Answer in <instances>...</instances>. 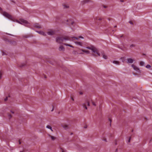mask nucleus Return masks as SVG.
I'll return each instance as SVG.
<instances>
[{
	"instance_id": "6e6552de",
	"label": "nucleus",
	"mask_w": 152,
	"mask_h": 152,
	"mask_svg": "<svg viewBox=\"0 0 152 152\" xmlns=\"http://www.w3.org/2000/svg\"><path fill=\"white\" fill-rule=\"evenodd\" d=\"M128 63H132L133 62L134 60L132 58H129L127 59Z\"/></svg>"
},
{
	"instance_id": "13d9d810",
	"label": "nucleus",
	"mask_w": 152,
	"mask_h": 152,
	"mask_svg": "<svg viewBox=\"0 0 152 152\" xmlns=\"http://www.w3.org/2000/svg\"><path fill=\"white\" fill-rule=\"evenodd\" d=\"M19 143L20 144H21V142H20V140L19 141Z\"/></svg>"
},
{
	"instance_id": "3c124183",
	"label": "nucleus",
	"mask_w": 152,
	"mask_h": 152,
	"mask_svg": "<svg viewBox=\"0 0 152 152\" xmlns=\"http://www.w3.org/2000/svg\"><path fill=\"white\" fill-rule=\"evenodd\" d=\"M71 99L73 100V101H74V99L72 97H71Z\"/></svg>"
},
{
	"instance_id": "0e129e2a",
	"label": "nucleus",
	"mask_w": 152,
	"mask_h": 152,
	"mask_svg": "<svg viewBox=\"0 0 152 152\" xmlns=\"http://www.w3.org/2000/svg\"><path fill=\"white\" fill-rule=\"evenodd\" d=\"M12 2H13V3H15V2L14 1H12Z\"/></svg>"
},
{
	"instance_id": "ddd939ff",
	"label": "nucleus",
	"mask_w": 152,
	"mask_h": 152,
	"mask_svg": "<svg viewBox=\"0 0 152 152\" xmlns=\"http://www.w3.org/2000/svg\"><path fill=\"white\" fill-rule=\"evenodd\" d=\"M85 103H86V105L87 104L88 106H90L89 102L88 99H87L86 100L85 102Z\"/></svg>"
},
{
	"instance_id": "bb28decb",
	"label": "nucleus",
	"mask_w": 152,
	"mask_h": 152,
	"mask_svg": "<svg viewBox=\"0 0 152 152\" xmlns=\"http://www.w3.org/2000/svg\"><path fill=\"white\" fill-rule=\"evenodd\" d=\"M26 65V64H21L19 66L20 67H22L25 66Z\"/></svg>"
},
{
	"instance_id": "9d476101",
	"label": "nucleus",
	"mask_w": 152,
	"mask_h": 152,
	"mask_svg": "<svg viewBox=\"0 0 152 152\" xmlns=\"http://www.w3.org/2000/svg\"><path fill=\"white\" fill-rule=\"evenodd\" d=\"M37 32L39 34L44 36H45L46 35V34L43 31H37Z\"/></svg>"
},
{
	"instance_id": "c03bdc74",
	"label": "nucleus",
	"mask_w": 152,
	"mask_h": 152,
	"mask_svg": "<svg viewBox=\"0 0 152 152\" xmlns=\"http://www.w3.org/2000/svg\"><path fill=\"white\" fill-rule=\"evenodd\" d=\"M109 121H110V125H111V122H112V120L111 119H109Z\"/></svg>"
},
{
	"instance_id": "7c9ffc66",
	"label": "nucleus",
	"mask_w": 152,
	"mask_h": 152,
	"mask_svg": "<svg viewBox=\"0 0 152 152\" xmlns=\"http://www.w3.org/2000/svg\"><path fill=\"white\" fill-rule=\"evenodd\" d=\"M93 46H92V47H86V48L89 49H90V50H91V49L92 48H93Z\"/></svg>"
},
{
	"instance_id": "f3484780",
	"label": "nucleus",
	"mask_w": 152,
	"mask_h": 152,
	"mask_svg": "<svg viewBox=\"0 0 152 152\" xmlns=\"http://www.w3.org/2000/svg\"><path fill=\"white\" fill-rule=\"evenodd\" d=\"M63 5L64 7V9L68 8L69 7V6L67 4H64Z\"/></svg>"
},
{
	"instance_id": "1a4fd4ad",
	"label": "nucleus",
	"mask_w": 152,
	"mask_h": 152,
	"mask_svg": "<svg viewBox=\"0 0 152 152\" xmlns=\"http://www.w3.org/2000/svg\"><path fill=\"white\" fill-rule=\"evenodd\" d=\"M64 50L65 48L62 45L59 48V50L60 51H64Z\"/></svg>"
},
{
	"instance_id": "2eb2a0df",
	"label": "nucleus",
	"mask_w": 152,
	"mask_h": 152,
	"mask_svg": "<svg viewBox=\"0 0 152 152\" xmlns=\"http://www.w3.org/2000/svg\"><path fill=\"white\" fill-rule=\"evenodd\" d=\"M113 62V63L118 65L120 64V62L118 61H114Z\"/></svg>"
},
{
	"instance_id": "a211bd4d",
	"label": "nucleus",
	"mask_w": 152,
	"mask_h": 152,
	"mask_svg": "<svg viewBox=\"0 0 152 152\" xmlns=\"http://www.w3.org/2000/svg\"><path fill=\"white\" fill-rule=\"evenodd\" d=\"M48 136L50 137L52 140H54L55 139H56V138L54 137V136H53L52 135H51L50 134H48Z\"/></svg>"
},
{
	"instance_id": "20e7f679",
	"label": "nucleus",
	"mask_w": 152,
	"mask_h": 152,
	"mask_svg": "<svg viewBox=\"0 0 152 152\" xmlns=\"http://www.w3.org/2000/svg\"><path fill=\"white\" fill-rule=\"evenodd\" d=\"M20 20L22 23H23L22 24V25H25L26 24L28 23V22L27 20L23 19H21Z\"/></svg>"
},
{
	"instance_id": "052dcab7",
	"label": "nucleus",
	"mask_w": 152,
	"mask_h": 152,
	"mask_svg": "<svg viewBox=\"0 0 152 152\" xmlns=\"http://www.w3.org/2000/svg\"><path fill=\"white\" fill-rule=\"evenodd\" d=\"M87 126H85L84 127V128H87Z\"/></svg>"
},
{
	"instance_id": "a878e982",
	"label": "nucleus",
	"mask_w": 152,
	"mask_h": 152,
	"mask_svg": "<svg viewBox=\"0 0 152 152\" xmlns=\"http://www.w3.org/2000/svg\"><path fill=\"white\" fill-rule=\"evenodd\" d=\"M7 115L8 116L9 118V119H10L12 117V116L11 114H9V113H7Z\"/></svg>"
},
{
	"instance_id": "e2e57ef3",
	"label": "nucleus",
	"mask_w": 152,
	"mask_h": 152,
	"mask_svg": "<svg viewBox=\"0 0 152 152\" xmlns=\"http://www.w3.org/2000/svg\"><path fill=\"white\" fill-rule=\"evenodd\" d=\"M5 54V53L4 52H3V53H2V55H4Z\"/></svg>"
},
{
	"instance_id": "09e8293b",
	"label": "nucleus",
	"mask_w": 152,
	"mask_h": 152,
	"mask_svg": "<svg viewBox=\"0 0 152 152\" xmlns=\"http://www.w3.org/2000/svg\"><path fill=\"white\" fill-rule=\"evenodd\" d=\"M102 20V19L101 18H98V20Z\"/></svg>"
},
{
	"instance_id": "774afa93",
	"label": "nucleus",
	"mask_w": 152,
	"mask_h": 152,
	"mask_svg": "<svg viewBox=\"0 0 152 152\" xmlns=\"http://www.w3.org/2000/svg\"><path fill=\"white\" fill-rule=\"evenodd\" d=\"M20 152H23V151H20Z\"/></svg>"
},
{
	"instance_id": "423d86ee",
	"label": "nucleus",
	"mask_w": 152,
	"mask_h": 152,
	"mask_svg": "<svg viewBox=\"0 0 152 152\" xmlns=\"http://www.w3.org/2000/svg\"><path fill=\"white\" fill-rule=\"evenodd\" d=\"M62 126L66 130L69 129V126L66 124H62Z\"/></svg>"
},
{
	"instance_id": "b1692460",
	"label": "nucleus",
	"mask_w": 152,
	"mask_h": 152,
	"mask_svg": "<svg viewBox=\"0 0 152 152\" xmlns=\"http://www.w3.org/2000/svg\"><path fill=\"white\" fill-rule=\"evenodd\" d=\"M4 40L6 42H10V41L7 38H4Z\"/></svg>"
},
{
	"instance_id": "5701e85b",
	"label": "nucleus",
	"mask_w": 152,
	"mask_h": 152,
	"mask_svg": "<svg viewBox=\"0 0 152 152\" xmlns=\"http://www.w3.org/2000/svg\"><path fill=\"white\" fill-rule=\"evenodd\" d=\"M121 59L122 60V61L124 62L125 61V57H121Z\"/></svg>"
},
{
	"instance_id": "7ed1b4c3",
	"label": "nucleus",
	"mask_w": 152,
	"mask_h": 152,
	"mask_svg": "<svg viewBox=\"0 0 152 152\" xmlns=\"http://www.w3.org/2000/svg\"><path fill=\"white\" fill-rule=\"evenodd\" d=\"M132 66L134 70L137 71L138 72H140V70L139 69L135 66L134 64H132Z\"/></svg>"
},
{
	"instance_id": "a19ab883",
	"label": "nucleus",
	"mask_w": 152,
	"mask_h": 152,
	"mask_svg": "<svg viewBox=\"0 0 152 152\" xmlns=\"http://www.w3.org/2000/svg\"><path fill=\"white\" fill-rule=\"evenodd\" d=\"M72 38H75V39H76L77 40H78V38H77V37H72Z\"/></svg>"
},
{
	"instance_id": "603ef678",
	"label": "nucleus",
	"mask_w": 152,
	"mask_h": 152,
	"mask_svg": "<svg viewBox=\"0 0 152 152\" xmlns=\"http://www.w3.org/2000/svg\"><path fill=\"white\" fill-rule=\"evenodd\" d=\"M83 94V93L82 92H80V94L81 95H82Z\"/></svg>"
},
{
	"instance_id": "de8ad7c7",
	"label": "nucleus",
	"mask_w": 152,
	"mask_h": 152,
	"mask_svg": "<svg viewBox=\"0 0 152 152\" xmlns=\"http://www.w3.org/2000/svg\"><path fill=\"white\" fill-rule=\"evenodd\" d=\"M73 54H76L77 53V52L75 51H74L73 52Z\"/></svg>"
},
{
	"instance_id": "bf43d9fd",
	"label": "nucleus",
	"mask_w": 152,
	"mask_h": 152,
	"mask_svg": "<svg viewBox=\"0 0 152 152\" xmlns=\"http://www.w3.org/2000/svg\"><path fill=\"white\" fill-rule=\"evenodd\" d=\"M7 34L9 35H11V36H13V35H12V34Z\"/></svg>"
},
{
	"instance_id": "9b49d317",
	"label": "nucleus",
	"mask_w": 152,
	"mask_h": 152,
	"mask_svg": "<svg viewBox=\"0 0 152 152\" xmlns=\"http://www.w3.org/2000/svg\"><path fill=\"white\" fill-rule=\"evenodd\" d=\"M34 27L35 28H41V27L39 25V24L38 23H36V24L34 26Z\"/></svg>"
},
{
	"instance_id": "79ce46f5",
	"label": "nucleus",
	"mask_w": 152,
	"mask_h": 152,
	"mask_svg": "<svg viewBox=\"0 0 152 152\" xmlns=\"http://www.w3.org/2000/svg\"><path fill=\"white\" fill-rule=\"evenodd\" d=\"M131 139V137H129V140L128 141V142H130Z\"/></svg>"
},
{
	"instance_id": "c9c22d12",
	"label": "nucleus",
	"mask_w": 152,
	"mask_h": 152,
	"mask_svg": "<svg viewBox=\"0 0 152 152\" xmlns=\"http://www.w3.org/2000/svg\"><path fill=\"white\" fill-rule=\"evenodd\" d=\"M17 22H18V23H20V24H23V23H22L21 22V21H20H20H18V20H17Z\"/></svg>"
},
{
	"instance_id": "f8f14e48",
	"label": "nucleus",
	"mask_w": 152,
	"mask_h": 152,
	"mask_svg": "<svg viewBox=\"0 0 152 152\" xmlns=\"http://www.w3.org/2000/svg\"><path fill=\"white\" fill-rule=\"evenodd\" d=\"M91 50L94 53L97 52V49L94 47H93L91 49Z\"/></svg>"
},
{
	"instance_id": "393cba45",
	"label": "nucleus",
	"mask_w": 152,
	"mask_h": 152,
	"mask_svg": "<svg viewBox=\"0 0 152 152\" xmlns=\"http://www.w3.org/2000/svg\"><path fill=\"white\" fill-rule=\"evenodd\" d=\"M82 105H83V107H84L86 109V110L87 109V107L85 103H83L82 104Z\"/></svg>"
},
{
	"instance_id": "473e14b6",
	"label": "nucleus",
	"mask_w": 152,
	"mask_h": 152,
	"mask_svg": "<svg viewBox=\"0 0 152 152\" xmlns=\"http://www.w3.org/2000/svg\"><path fill=\"white\" fill-rule=\"evenodd\" d=\"M2 72L1 71H0V79H1V75H2Z\"/></svg>"
},
{
	"instance_id": "aec40b11",
	"label": "nucleus",
	"mask_w": 152,
	"mask_h": 152,
	"mask_svg": "<svg viewBox=\"0 0 152 152\" xmlns=\"http://www.w3.org/2000/svg\"><path fill=\"white\" fill-rule=\"evenodd\" d=\"M75 43L76 44L80 46L82 45V43L80 42H75Z\"/></svg>"
},
{
	"instance_id": "37998d69",
	"label": "nucleus",
	"mask_w": 152,
	"mask_h": 152,
	"mask_svg": "<svg viewBox=\"0 0 152 152\" xmlns=\"http://www.w3.org/2000/svg\"><path fill=\"white\" fill-rule=\"evenodd\" d=\"M53 106V109H52V110H51V111H53L54 110V108L53 105H52Z\"/></svg>"
},
{
	"instance_id": "f03ea898",
	"label": "nucleus",
	"mask_w": 152,
	"mask_h": 152,
	"mask_svg": "<svg viewBox=\"0 0 152 152\" xmlns=\"http://www.w3.org/2000/svg\"><path fill=\"white\" fill-rule=\"evenodd\" d=\"M3 15L10 19L12 20V17L11 15L6 12H4L3 14Z\"/></svg>"
},
{
	"instance_id": "dca6fc26",
	"label": "nucleus",
	"mask_w": 152,
	"mask_h": 152,
	"mask_svg": "<svg viewBox=\"0 0 152 152\" xmlns=\"http://www.w3.org/2000/svg\"><path fill=\"white\" fill-rule=\"evenodd\" d=\"M11 44L13 45H16V42L15 41H10V42Z\"/></svg>"
},
{
	"instance_id": "0eeeda50",
	"label": "nucleus",
	"mask_w": 152,
	"mask_h": 152,
	"mask_svg": "<svg viewBox=\"0 0 152 152\" xmlns=\"http://www.w3.org/2000/svg\"><path fill=\"white\" fill-rule=\"evenodd\" d=\"M49 35H53L55 34V32L53 30H50L47 33Z\"/></svg>"
},
{
	"instance_id": "69168bd1",
	"label": "nucleus",
	"mask_w": 152,
	"mask_h": 152,
	"mask_svg": "<svg viewBox=\"0 0 152 152\" xmlns=\"http://www.w3.org/2000/svg\"><path fill=\"white\" fill-rule=\"evenodd\" d=\"M117 27V26L116 25H115V26H114V28H116Z\"/></svg>"
},
{
	"instance_id": "72a5a7b5",
	"label": "nucleus",
	"mask_w": 152,
	"mask_h": 152,
	"mask_svg": "<svg viewBox=\"0 0 152 152\" xmlns=\"http://www.w3.org/2000/svg\"><path fill=\"white\" fill-rule=\"evenodd\" d=\"M135 46V45L134 44H132L130 45V47L132 48V47H134Z\"/></svg>"
},
{
	"instance_id": "ea45409f",
	"label": "nucleus",
	"mask_w": 152,
	"mask_h": 152,
	"mask_svg": "<svg viewBox=\"0 0 152 152\" xmlns=\"http://www.w3.org/2000/svg\"><path fill=\"white\" fill-rule=\"evenodd\" d=\"M115 145H117V141L116 140H115Z\"/></svg>"
},
{
	"instance_id": "338daca9",
	"label": "nucleus",
	"mask_w": 152,
	"mask_h": 152,
	"mask_svg": "<svg viewBox=\"0 0 152 152\" xmlns=\"http://www.w3.org/2000/svg\"><path fill=\"white\" fill-rule=\"evenodd\" d=\"M123 37V35H122L121 36H120L121 37Z\"/></svg>"
},
{
	"instance_id": "4468645a",
	"label": "nucleus",
	"mask_w": 152,
	"mask_h": 152,
	"mask_svg": "<svg viewBox=\"0 0 152 152\" xmlns=\"http://www.w3.org/2000/svg\"><path fill=\"white\" fill-rule=\"evenodd\" d=\"M90 2H91L90 0H84L82 2L83 3V4H85Z\"/></svg>"
},
{
	"instance_id": "2f4dec72",
	"label": "nucleus",
	"mask_w": 152,
	"mask_h": 152,
	"mask_svg": "<svg viewBox=\"0 0 152 152\" xmlns=\"http://www.w3.org/2000/svg\"><path fill=\"white\" fill-rule=\"evenodd\" d=\"M29 36L27 35H25L23 36V37L25 38H27Z\"/></svg>"
},
{
	"instance_id": "49530a36",
	"label": "nucleus",
	"mask_w": 152,
	"mask_h": 152,
	"mask_svg": "<svg viewBox=\"0 0 152 152\" xmlns=\"http://www.w3.org/2000/svg\"><path fill=\"white\" fill-rule=\"evenodd\" d=\"M79 38H81L82 39H83L84 38L83 37L81 36H79Z\"/></svg>"
},
{
	"instance_id": "864d4df0",
	"label": "nucleus",
	"mask_w": 152,
	"mask_h": 152,
	"mask_svg": "<svg viewBox=\"0 0 152 152\" xmlns=\"http://www.w3.org/2000/svg\"><path fill=\"white\" fill-rule=\"evenodd\" d=\"M92 55L94 56H96L95 55L94 53H93L92 54Z\"/></svg>"
},
{
	"instance_id": "412c9836",
	"label": "nucleus",
	"mask_w": 152,
	"mask_h": 152,
	"mask_svg": "<svg viewBox=\"0 0 152 152\" xmlns=\"http://www.w3.org/2000/svg\"><path fill=\"white\" fill-rule=\"evenodd\" d=\"M81 50L83 52H85L87 54H88L90 52L88 50H85L83 49H81Z\"/></svg>"
},
{
	"instance_id": "c85d7f7f",
	"label": "nucleus",
	"mask_w": 152,
	"mask_h": 152,
	"mask_svg": "<svg viewBox=\"0 0 152 152\" xmlns=\"http://www.w3.org/2000/svg\"><path fill=\"white\" fill-rule=\"evenodd\" d=\"M46 127L47 128H48L49 129H51V127L49 125H47V126H46Z\"/></svg>"
},
{
	"instance_id": "6e6d98bb",
	"label": "nucleus",
	"mask_w": 152,
	"mask_h": 152,
	"mask_svg": "<svg viewBox=\"0 0 152 152\" xmlns=\"http://www.w3.org/2000/svg\"><path fill=\"white\" fill-rule=\"evenodd\" d=\"M10 112L13 114H14V112L11 110L10 111Z\"/></svg>"
},
{
	"instance_id": "6ab92c4d",
	"label": "nucleus",
	"mask_w": 152,
	"mask_h": 152,
	"mask_svg": "<svg viewBox=\"0 0 152 152\" xmlns=\"http://www.w3.org/2000/svg\"><path fill=\"white\" fill-rule=\"evenodd\" d=\"M64 45L66 46H68L73 48H74V47L72 45H69L67 43H64Z\"/></svg>"
},
{
	"instance_id": "4d7b16f0",
	"label": "nucleus",
	"mask_w": 152,
	"mask_h": 152,
	"mask_svg": "<svg viewBox=\"0 0 152 152\" xmlns=\"http://www.w3.org/2000/svg\"><path fill=\"white\" fill-rule=\"evenodd\" d=\"M61 150H62V152H65V151H64L63 150V149H62V148H61Z\"/></svg>"
},
{
	"instance_id": "f257e3e1",
	"label": "nucleus",
	"mask_w": 152,
	"mask_h": 152,
	"mask_svg": "<svg viewBox=\"0 0 152 152\" xmlns=\"http://www.w3.org/2000/svg\"><path fill=\"white\" fill-rule=\"evenodd\" d=\"M56 40L57 43L61 44L64 41L70 40V37L68 36H62L56 37Z\"/></svg>"
},
{
	"instance_id": "5fc2aeb1",
	"label": "nucleus",
	"mask_w": 152,
	"mask_h": 152,
	"mask_svg": "<svg viewBox=\"0 0 152 152\" xmlns=\"http://www.w3.org/2000/svg\"><path fill=\"white\" fill-rule=\"evenodd\" d=\"M118 149L117 148L115 150V152H118Z\"/></svg>"
},
{
	"instance_id": "4be33fe9",
	"label": "nucleus",
	"mask_w": 152,
	"mask_h": 152,
	"mask_svg": "<svg viewBox=\"0 0 152 152\" xmlns=\"http://www.w3.org/2000/svg\"><path fill=\"white\" fill-rule=\"evenodd\" d=\"M102 56L105 59H107V56L104 54V53L102 54Z\"/></svg>"
},
{
	"instance_id": "e433bc0d",
	"label": "nucleus",
	"mask_w": 152,
	"mask_h": 152,
	"mask_svg": "<svg viewBox=\"0 0 152 152\" xmlns=\"http://www.w3.org/2000/svg\"><path fill=\"white\" fill-rule=\"evenodd\" d=\"M129 23L132 25H133V23L131 21H129Z\"/></svg>"
},
{
	"instance_id": "8fccbe9b",
	"label": "nucleus",
	"mask_w": 152,
	"mask_h": 152,
	"mask_svg": "<svg viewBox=\"0 0 152 152\" xmlns=\"http://www.w3.org/2000/svg\"><path fill=\"white\" fill-rule=\"evenodd\" d=\"M104 140V141H105L106 142H107V140L106 139H105Z\"/></svg>"
},
{
	"instance_id": "a18cd8bd",
	"label": "nucleus",
	"mask_w": 152,
	"mask_h": 152,
	"mask_svg": "<svg viewBox=\"0 0 152 152\" xmlns=\"http://www.w3.org/2000/svg\"><path fill=\"white\" fill-rule=\"evenodd\" d=\"M103 7L104 8H106L107 7V6L105 5H103Z\"/></svg>"
},
{
	"instance_id": "39448f33",
	"label": "nucleus",
	"mask_w": 152,
	"mask_h": 152,
	"mask_svg": "<svg viewBox=\"0 0 152 152\" xmlns=\"http://www.w3.org/2000/svg\"><path fill=\"white\" fill-rule=\"evenodd\" d=\"M67 21L68 22L67 24L69 25H73L74 23V22L73 21H72L71 20H67Z\"/></svg>"
},
{
	"instance_id": "4c0bfd02",
	"label": "nucleus",
	"mask_w": 152,
	"mask_h": 152,
	"mask_svg": "<svg viewBox=\"0 0 152 152\" xmlns=\"http://www.w3.org/2000/svg\"><path fill=\"white\" fill-rule=\"evenodd\" d=\"M8 100V97H6V98L4 99V101H6Z\"/></svg>"
},
{
	"instance_id": "f704fd0d",
	"label": "nucleus",
	"mask_w": 152,
	"mask_h": 152,
	"mask_svg": "<svg viewBox=\"0 0 152 152\" xmlns=\"http://www.w3.org/2000/svg\"><path fill=\"white\" fill-rule=\"evenodd\" d=\"M96 53L98 55V56H100V54L99 53H98V50L97 51V52H96Z\"/></svg>"
},
{
	"instance_id": "c756f323",
	"label": "nucleus",
	"mask_w": 152,
	"mask_h": 152,
	"mask_svg": "<svg viewBox=\"0 0 152 152\" xmlns=\"http://www.w3.org/2000/svg\"><path fill=\"white\" fill-rule=\"evenodd\" d=\"M144 64V63L143 61H141L140 62V65L141 66H143Z\"/></svg>"
},
{
	"instance_id": "680f3d73",
	"label": "nucleus",
	"mask_w": 152,
	"mask_h": 152,
	"mask_svg": "<svg viewBox=\"0 0 152 152\" xmlns=\"http://www.w3.org/2000/svg\"><path fill=\"white\" fill-rule=\"evenodd\" d=\"M120 1L121 2H123L124 1L123 0H120Z\"/></svg>"
},
{
	"instance_id": "cd10ccee",
	"label": "nucleus",
	"mask_w": 152,
	"mask_h": 152,
	"mask_svg": "<svg viewBox=\"0 0 152 152\" xmlns=\"http://www.w3.org/2000/svg\"><path fill=\"white\" fill-rule=\"evenodd\" d=\"M146 67L147 68H150L151 67V66L150 65L148 64L146 66Z\"/></svg>"
},
{
	"instance_id": "58836bf2",
	"label": "nucleus",
	"mask_w": 152,
	"mask_h": 152,
	"mask_svg": "<svg viewBox=\"0 0 152 152\" xmlns=\"http://www.w3.org/2000/svg\"><path fill=\"white\" fill-rule=\"evenodd\" d=\"M92 103L93 105H94V106H96V104L94 102H92Z\"/></svg>"
}]
</instances>
